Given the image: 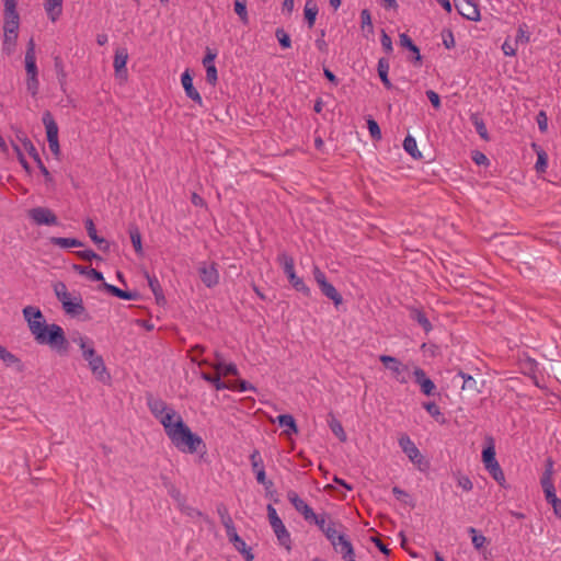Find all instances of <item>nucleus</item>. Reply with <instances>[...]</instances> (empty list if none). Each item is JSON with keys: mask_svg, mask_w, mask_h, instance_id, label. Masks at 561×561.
Here are the masks:
<instances>
[{"mask_svg": "<svg viewBox=\"0 0 561 561\" xmlns=\"http://www.w3.org/2000/svg\"><path fill=\"white\" fill-rule=\"evenodd\" d=\"M24 319L28 329L38 344L49 345L59 352H66L68 341L62 328L58 324H47L42 311L33 306L23 309Z\"/></svg>", "mask_w": 561, "mask_h": 561, "instance_id": "1", "label": "nucleus"}, {"mask_svg": "<svg viewBox=\"0 0 561 561\" xmlns=\"http://www.w3.org/2000/svg\"><path fill=\"white\" fill-rule=\"evenodd\" d=\"M75 342L78 343L81 348L82 356L88 362V365L95 378L103 382L106 381L110 378V375L102 356L96 354L93 342L84 336H79Z\"/></svg>", "mask_w": 561, "mask_h": 561, "instance_id": "2", "label": "nucleus"}, {"mask_svg": "<svg viewBox=\"0 0 561 561\" xmlns=\"http://www.w3.org/2000/svg\"><path fill=\"white\" fill-rule=\"evenodd\" d=\"M176 427L168 437L180 451L194 454L201 446H204L203 439L194 434L184 422H178Z\"/></svg>", "mask_w": 561, "mask_h": 561, "instance_id": "3", "label": "nucleus"}, {"mask_svg": "<svg viewBox=\"0 0 561 561\" xmlns=\"http://www.w3.org/2000/svg\"><path fill=\"white\" fill-rule=\"evenodd\" d=\"M277 262L283 267L284 273L287 275V278L291 286L297 290L302 293L305 296L310 295V288L305 284L302 278L298 277L295 273V262L294 259L286 252H282L277 256Z\"/></svg>", "mask_w": 561, "mask_h": 561, "instance_id": "4", "label": "nucleus"}, {"mask_svg": "<svg viewBox=\"0 0 561 561\" xmlns=\"http://www.w3.org/2000/svg\"><path fill=\"white\" fill-rule=\"evenodd\" d=\"M267 516H268L271 527L273 528V531H274L279 545L283 546L287 551H290V549H291L290 534L287 530L286 526L284 525L283 520L279 518L276 510L271 504L267 505Z\"/></svg>", "mask_w": 561, "mask_h": 561, "instance_id": "5", "label": "nucleus"}, {"mask_svg": "<svg viewBox=\"0 0 561 561\" xmlns=\"http://www.w3.org/2000/svg\"><path fill=\"white\" fill-rule=\"evenodd\" d=\"M379 360L390 370L392 377L400 383L409 381L410 368L398 358L390 355H380Z\"/></svg>", "mask_w": 561, "mask_h": 561, "instance_id": "6", "label": "nucleus"}, {"mask_svg": "<svg viewBox=\"0 0 561 561\" xmlns=\"http://www.w3.org/2000/svg\"><path fill=\"white\" fill-rule=\"evenodd\" d=\"M312 273L321 293L331 299L335 307L340 306L343 302V298L336 288L327 280L325 274L318 266H313Z\"/></svg>", "mask_w": 561, "mask_h": 561, "instance_id": "7", "label": "nucleus"}, {"mask_svg": "<svg viewBox=\"0 0 561 561\" xmlns=\"http://www.w3.org/2000/svg\"><path fill=\"white\" fill-rule=\"evenodd\" d=\"M24 67L26 72V90L33 98H36L39 91V79L38 68L36 65V57H24Z\"/></svg>", "mask_w": 561, "mask_h": 561, "instance_id": "8", "label": "nucleus"}, {"mask_svg": "<svg viewBox=\"0 0 561 561\" xmlns=\"http://www.w3.org/2000/svg\"><path fill=\"white\" fill-rule=\"evenodd\" d=\"M27 215L36 225L56 226L58 224L57 216L46 207L32 208Z\"/></svg>", "mask_w": 561, "mask_h": 561, "instance_id": "9", "label": "nucleus"}, {"mask_svg": "<svg viewBox=\"0 0 561 561\" xmlns=\"http://www.w3.org/2000/svg\"><path fill=\"white\" fill-rule=\"evenodd\" d=\"M128 60V51L124 47H119L115 50L114 55V72L116 79H118L121 82H126L128 78V71L126 68V64Z\"/></svg>", "mask_w": 561, "mask_h": 561, "instance_id": "10", "label": "nucleus"}, {"mask_svg": "<svg viewBox=\"0 0 561 561\" xmlns=\"http://www.w3.org/2000/svg\"><path fill=\"white\" fill-rule=\"evenodd\" d=\"M399 446L403 450V453L409 457V459L419 467V469H422L423 463V457L419 450V448L415 446V444L411 440V438L408 435H402L399 438Z\"/></svg>", "mask_w": 561, "mask_h": 561, "instance_id": "11", "label": "nucleus"}, {"mask_svg": "<svg viewBox=\"0 0 561 561\" xmlns=\"http://www.w3.org/2000/svg\"><path fill=\"white\" fill-rule=\"evenodd\" d=\"M62 305V308L67 314L72 317L80 316L84 312V306L82 298L79 294L68 293V299L59 300Z\"/></svg>", "mask_w": 561, "mask_h": 561, "instance_id": "12", "label": "nucleus"}, {"mask_svg": "<svg viewBox=\"0 0 561 561\" xmlns=\"http://www.w3.org/2000/svg\"><path fill=\"white\" fill-rule=\"evenodd\" d=\"M198 273L202 282L208 288L216 286L219 283V273L216 263H202L198 267Z\"/></svg>", "mask_w": 561, "mask_h": 561, "instance_id": "13", "label": "nucleus"}, {"mask_svg": "<svg viewBox=\"0 0 561 561\" xmlns=\"http://www.w3.org/2000/svg\"><path fill=\"white\" fill-rule=\"evenodd\" d=\"M412 374H413V377H414V380H415V383H417L421 388V391L425 394V396H432L435 393L436 391V386L435 383L432 381V379H430L426 375V373L424 371V369H422L421 367L419 366H414L413 369H412Z\"/></svg>", "mask_w": 561, "mask_h": 561, "instance_id": "14", "label": "nucleus"}, {"mask_svg": "<svg viewBox=\"0 0 561 561\" xmlns=\"http://www.w3.org/2000/svg\"><path fill=\"white\" fill-rule=\"evenodd\" d=\"M229 541L233 545L234 549L244 556L247 561L253 560L251 549L247 547L244 540L237 534L236 527L226 530Z\"/></svg>", "mask_w": 561, "mask_h": 561, "instance_id": "15", "label": "nucleus"}, {"mask_svg": "<svg viewBox=\"0 0 561 561\" xmlns=\"http://www.w3.org/2000/svg\"><path fill=\"white\" fill-rule=\"evenodd\" d=\"M158 421L163 426L167 436H171V433L178 428V422H184L182 416L173 408L163 413Z\"/></svg>", "mask_w": 561, "mask_h": 561, "instance_id": "16", "label": "nucleus"}, {"mask_svg": "<svg viewBox=\"0 0 561 561\" xmlns=\"http://www.w3.org/2000/svg\"><path fill=\"white\" fill-rule=\"evenodd\" d=\"M287 499L295 507V510L300 513L306 520H311L314 518L313 510L301 499L295 491H289L287 493Z\"/></svg>", "mask_w": 561, "mask_h": 561, "instance_id": "17", "label": "nucleus"}, {"mask_svg": "<svg viewBox=\"0 0 561 561\" xmlns=\"http://www.w3.org/2000/svg\"><path fill=\"white\" fill-rule=\"evenodd\" d=\"M332 546L345 561H356L353 545L345 535L333 541Z\"/></svg>", "mask_w": 561, "mask_h": 561, "instance_id": "18", "label": "nucleus"}, {"mask_svg": "<svg viewBox=\"0 0 561 561\" xmlns=\"http://www.w3.org/2000/svg\"><path fill=\"white\" fill-rule=\"evenodd\" d=\"M456 8L463 18L470 21L480 20V11L478 5L472 0H459L456 3Z\"/></svg>", "mask_w": 561, "mask_h": 561, "instance_id": "19", "label": "nucleus"}, {"mask_svg": "<svg viewBox=\"0 0 561 561\" xmlns=\"http://www.w3.org/2000/svg\"><path fill=\"white\" fill-rule=\"evenodd\" d=\"M250 460H251L252 469L256 476V481L263 485H267V484L271 485L272 482L266 481L264 463H263V459H262L259 450H256V449L253 450V453L250 456Z\"/></svg>", "mask_w": 561, "mask_h": 561, "instance_id": "20", "label": "nucleus"}, {"mask_svg": "<svg viewBox=\"0 0 561 561\" xmlns=\"http://www.w3.org/2000/svg\"><path fill=\"white\" fill-rule=\"evenodd\" d=\"M181 83L184 88L187 98L196 102L198 105H203V99L199 92L193 85V78L190 70H185L181 76Z\"/></svg>", "mask_w": 561, "mask_h": 561, "instance_id": "21", "label": "nucleus"}, {"mask_svg": "<svg viewBox=\"0 0 561 561\" xmlns=\"http://www.w3.org/2000/svg\"><path fill=\"white\" fill-rule=\"evenodd\" d=\"M20 15L18 10H3V32H19Z\"/></svg>", "mask_w": 561, "mask_h": 561, "instance_id": "22", "label": "nucleus"}, {"mask_svg": "<svg viewBox=\"0 0 561 561\" xmlns=\"http://www.w3.org/2000/svg\"><path fill=\"white\" fill-rule=\"evenodd\" d=\"M42 121L46 129L47 141L58 140V125L55 122L51 113L46 111L43 114Z\"/></svg>", "mask_w": 561, "mask_h": 561, "instance_id": "23", "label": "nucleus"}, {"mask_svg": "<svg viewBox=\"0 0 561 561\" xmlns=\"http://www.w3.org/2000/svg\"><path fill=\"white\" fill-rule=\"evenodd\" d=\"M64 0H44V9L51 22H56L62 12Z\"/></svg>", "mask_w": 561, "mask_h": 561, "instance_id": "24", "label": "nucleus"}, {"mask_svg": "<svg viewBox=\"0 0 561 561\" xmlns=\"http://www.w3.org/2000/svg\"><path fill=\"white\" fill-rule=\"evenodd\" d=\"M19 32H3L2 36V53L11 56L16 48Z\"/></svg>", "mask_w": 561, "mask_h": 561, "instance_id": "25", "label": "nucleus"}, {"mask_svg": "<svg viewBox=\"0 0 561 561\" xmlns=\"http://www.w3.org/2000/svg\"><path fill=\"white\" fill-rule=\"evenodd\" d=\"M84 226H85L87 232H88L89 237L91 238V240L95 244H98L101 250L107 251L110 249V244L105 239L100 238L98 236L93 220L88 218L84 222Z\"/></svg>", "mask_w": 561, "mask_h": 561, "instance_id": "26", "label": "nucleus"}, {"mask_svg": "<svg viewBox=\"0 0 561 561\" xmlns=\"http://www.w3.org/2000/svg\"><path fill=\"white\" fill-rule=\"evenodd\" d=\"M148 408L153 416L158 420L163 413H165L170 407L167 402L157 398H148Z\"/></svg>", "mask_w": 561, "mask_h": 561, "instance_id": "27", "label": "nucleus"}, {"mask_svg": "<svg viewBox=\"0 0 561 561\" xmlns=\"http://www.w3.org/2000/svg\"><path fill=\"white\" fill-rule=\"evenodd\" d=\"M400 45L413 53V59L415 62H421L422 57L419 47L412 42V39L405 33L400 34Z\"/></svg>", "mask_w": 561, "mask_h": 561, "instance_id": "28", "label": "nucleus"}, {"mask_svg": "<svg viewBox=\"0 0 561 561\" xmlns=\"http://www.w3.org/2000/svg\"><path fill=\"white\" fill-rule=\"evenodd\" d=\"M305 19L307 20L308 26L312 27L316 22V18L318 14L317 3L312 0H307L305 4Z\"/></svg>", "mask_w": 561, "mask_h": 561, "instance_id": "29", "label": "nucleus"}, {"mask_svg": "<svg viewBox=\"0 0 561 561\" xmlns=\"http://www.w3.org/2000/svg\"><path fill=\"white\" fill-rule=\"evenodd\" d=\"M50 243L64 249L82 247L83 243L75 238L53 237Z\"/></svg>", "mask_w": 561, "mask_h": 561, "instance_id": "30", "label": "nucleus"}, {"mask_svg": "<svg viewBox=\"0 0 561 561\" xmlns=\"http://www.w3.org/2000/svg\"><path fill=\"white\" fill-rule=\"evenodd\" d=\"M103 286L107 293H110L111 295H113L115 297L122 298V299L131 300V299H136V297H137L136 293L125 291V290H123L114 285L107 284V283H104Z\"/></svg>", "mask_w": 561, "mask_h": 561, "instance_id": "31", "label": "nucleus"}, {"mask_svg": "<svg viewBox=\"0 0 561 561\" xmlns=\"http://www.w3.org/2000/svg\"><path fill=\"white\" fill-rule=\"evenodd\" d=\"M277 422L282 427H286L288 430L285 431L287 435L290 433H297V425L295 419L290 414H280L277 416Z\"/></svg>", "mask_w": 561, "mask_h": 561, "instance_id": "32", "label": "nucleus"}, {"mask_svg": "<svg viewBox=\"0 0 561 561\" xmlns=\"http://www.w3.org/2000/svg\"><path fill=\"white\" fill-rule=\"evenodd\" d=\"M388 72H389V62L387 59L385 58H380L379 61H378V75H379V78L380 80L382 81V83L385 84V87L387 89H391L392 88V84L388 78Z\"/></svg>", "mask_w": 561, "mask_h": 561, "instance_id": "33", "label": "nucleus"}, {"mask_svg": "<svg viewBox=\"0 0 561 561\" xmlns=\"http://www.w3.org/2000/svg\"><path fill=\"white\" fill-rule=\"evenodd\" d=\"M457 376L462 379V386H461L462 390L480 392V390L478 388L477 380L472 376L463 373L462 370H459Z\"/></svg>", "mask_w": 561, "mask_h": 561, "instance_id": "34", "label": "nucleus"}, {"mask_svg": "<svg viewBox=\"0 0 561 561\" xmlns=\"http://www.w3.org/2000/svg\"><path fill=\"white\" fill-rule=\"evenodd\" d=\"M411 318L415 320L425 332H430L432 330V324L425 313L419 309L411 310Z\"/></svg>", "mask_w": 561, "mask_h": 561, "instance_id": "35", "label": "nucleus"}, {"mask_svg": "<svg viewBox=\"0 0 561 561\" xmlns=\"http://www.w3.org/2000/svg\"><path fill=\"white\" fill-rule=\"evenodd\" d=\"M73 270L81 275H87L90 279L99 282L103 279V274L94 268H89L82 265H73Z\"/></svg>", "mask_w": 561, "mask_h": 561, "instance_id": "36", "label": "nucleus"}, {"mask_svg": "<svg viewBox=\"0 0 561 561\" xmlns=\"http://www.w3.org/2000/svg\"><path fill=\"white\" fill-rule=\"evenodd\" d=\"M213 367L219 375H222V376L238 375L237 366L231 363L225 364V363L218 362V363L214 364Z\"/></svg>", "mask_w": 561, "mask_h": 561, "instance_id": "37", "label": "nucleus"}, {"mask_svg": "<svg viewBox=\"0 0 561 561\" xmlns=\"http://www.w3.org/2000/svg\"><path fill=\"white\" fill-rule=\"evenodd\" d=\"M404 150L413 158H421L422 153L417 150L416 140L412 136H407L403 141Z\"/></svg>", "mask_w": 561, "mask_h": 561, "instance_id": "38", "label": "nucleus"}, {"mask_svg": "<svg viewBox=\"0 0 561 561\" xmlns=\"http://www.w3.org/2000/svg\"><path fill=\"white\" fill-rule=\"evenodd\" d=\"M217 513L226 530L234 526L228 508L224 504L217 506Z\"/></svg>", "mask_w": 561, "mask_h": 561, "instance_id": "39", "label": "nucleus"}, {"mask_svg": "<svg viewBox=\"0 0 561 561\" xmlns=\"http://www.w3.org/2000/svg\"><path fill=\"white\" fill-rule=\"evenodd\" d=\"M468 533L471 535L472 545L477 550L483 548L484 545L488 542L486 537L479 534L474 527H469Z\"/></svg>", "mask_w": 561, "mask_h": 561, "instance_id": "40", "label": "nucleus"}, {"mask_svg": "<svg viewBox=\"0 0 561 561\" xmlns=\"http://www.w3.org/2000/svg\"><path fill=\"white\" fill-rule=\"evenodd\" d=\"M202 378L208 382H211L215 388L217 390H222V389H230L232 388L231 386H229L228 383L224 382L220 380V375L217 373L216 376H213L208 373H203L202 374Z\"/></svg>", "mask_w": 561, "mask_h": 561, "instance_id": "41", "label": "nucleus"}, {"mask_svg": "<svg viewBox=\"0 0 561 561\" xmlns=\"http://www.w3.org/2000/svg\"><path fill=\"white\" fill-rule=\"evenodd\" d=\"M545 497L551 504L554 514L561 518V500L557 496L556 490L545 493Z\"/></svg>", "mask_w": 561, "mask_h": 561, "instance_id": "42", "label": "nucleus"}, {"mask_svg": "<svg viewBox=\"0 0 561 561\" xmlns=\"http://www.w3.org/2000/svg\"><path fill=\"white\" fill-rule=\"evenodd\" d=\"M489 473L492 476V478L500 484V485H504L505 483V476H504V472L503 470L501 469L500 467V463L499 462H495L491 466H489L488 468H485Z\"/></svg>", "mask_w": 561, "mask_h": 561, "instance_id": "43", "label": "nucleus"}, {"mask_svg": "<svg viewBox=\"0 0 561 561\" xmlns=\"http://www.w3.org/2000/svg\"><path fill=\"white\" fill-rule=\"evenodd\" d=\"M471 122L479 136L484 140H489V134L484 122L477 114L471 116Z\"/></svg>", "mask_w": 561, "mask_h": 561, "instance_id": "44", "label": "nucleus"}, {"mask_svg": "<svg viewBox=\"0 0 561 561\" xmlns=\"http://www.w3.org/2000/svg\"><path fill=\"white\" fill-rule=\"evenodd\" d=\"M234 12L240 18L243 24L249 23V15L247 11V1L245 0H234Z\"/></svg>", "mask_w": 561, "mask_h": 561, "instance_id": "45", "label": "nucleus"}, {"mask_svg": "<svg viewBox=\"0 0 561 561\" xmlns=\"http://www.w3.org/2000/svg\"><path fill=\"white\" fill-rule=\"evenodd\" d=\"M0 359L7 365V366H14L20 365V359L9 352L5 347L0 345Z\"/></svg>", "mask_w": 561, "mask_h": 561, "instance_id": "46", "label": "nucleus"}, {"mask_svg": "<svg viewBox=\"0 0 561 561\" xmlns=\"http://www.w3.org/2000/svg\"><path fill=\"white\" fill-rule=\"evenodd\" d=\"M129 236H130V241L133 243V247H134L135 251L138 254H141L142 253V245H141V234H140L139 229L137 227H130Z\"/></svg>", "mask_w": 561, "mask_h": 561, "instance_id": "47", "label": "nucleus"}, {"mask_svg": "<svg viewBox=\"0 0 561 561\" xmlns=\"http://www.w3.org/2000/svg\"><path fill=\"white\" fill-rule=\"evenodd\" d=\"M457 485L465 492H470L473 489V483L469 477L457 472L454 474Z\"/></svg>", "mask_w": 561, "mask_h": 561, "instance_id": "48", "label": "nucleus"}, {"mask_svg": "<svg viewBox=\"0 0 561 561\" xmlns=\"http://www.w3.org/2000/svg\"><path fill=\"white\" fill-rule=\"evenodd\" d=\"M322 533L325 535L331 545H333V541H336L337 538L343 536V534H340L336 530V524L331 520L329 522L328 527H325V529Z\"/></svg>", "mask_w": 561, "mask_h": 561, "instance_id": "49", "label": "nucleus"}, {"mask_svg": "<svg viewBox=\"0 0 561 561\" xmlns=\"http://www.w3.org/2000/svg\"><path fill=\"white\" fill-rule=\"evenodd\" d=\"M423 408L436 421H439V422L444 421L440 409L438 408V405L435 402H425V403H423Z\"/></svg>", "mask_w": 561, "mask_h": 561, "instance_id": "50", "label": "nucleus"}, {"mask_svg": "<svg viewBox=\"0 0 561 561\" xmlns=\"http://www.w3.org/2000/svg\"><path fill=\"white\" fill-rule=\"evenodd\" d=\"M482 460H483V463L485 466V468H488L489 466L497 462L496 458H495V449H494V446H489L486 448L483 449L482 451Z\"/></svg>", "mask_w": 561, "mask_h": 561, "instance_id": "51", "label": "nucleus"}, {"mask_svg": "<svg viewBox=\"0 0 561 561\" xmlns=\"http://www.w3.org/2000/svg\"><path fill=\"white\" fill-rule=\"evenodd\" d=\"M530 39V34L527 30V25L525 23L520 24L517 30V35L515 38V44H527Z\"/></svg>", "mask_w": 561, "mask_h": 561, "instance_id": "52", "label": "nucleus"}, {"mask_svg": "<svg viewBox=\"0 0 561 561\" xmlns=\"http://www.w3.org/2000/svg\"><path fill=\"white\" fill-rule=\"evenodd\" d=\"M360 20H362V30L367 31L369 34L374 32V26L371 22V15L367 9H364L360 12Z\"/></svg>", "mask_w": 561, "mask_h": 561, "instance_id": "53", "label": "nucleus"}, {"mask_svg": "<svg viewBox=\"0 0 561 561\" xmlns=\"http://www.w3.org/2000/svg\"><path fill=\"white\" fill-rule=\"evenodd\" d=\"M148 284H149V287L151 288L152 293L154 294L157 301L160 302V301L164 300V297L162 295V289H161V286H160L158 279L148 276Z\"/></svg>", "mask_w": 561, "mask_h": 561, "instance_id": "54", "label": "nucleus"}, {"mask_svg": "<svg viewBox=\"0 0 561 561\" xmlns=\"http://www.w3.org/2000/svg\"><path fill=\"white\" fill-rule=\"evenodd\" d=\"M548 167V156L543 150L537 152V161L535 168L537 172H545Z\"/></svg>", "mask_w": 561, "mask_h": 561, "instance_id": "55", "label": "nucleus"}, {"mask_svg": "<svg viewBox=\"0 0 561 561\" xmlns=\"http://www.w3.org/2000/svg\"><path fill=\"white\" fill-rule=\"evenodd\" d=\"M275 36L283 48H289L291 46L290 37L283 28H277Z\"/></svg>", "mask_w": 561, "mask_h": 561, "instance_id": "56", "label": "nucleus"}, {"mask_svg": "<svg viewBox=\"0 0 561 561\" xmlns=\"http://www.w3.org/2000/svg\"><path fill=\"white\" fill-rule=\"evenodd\" d=\"M367 126L371 138L379 140L381 138V130L378 123L375 119L369 118L367 121Z\"/></svg>", "mask_w": 561, "mask_h": 561, "instance_id": "57", "label": "nucleus"}, {"mask_svg": "<svg viewBox=\"0 0 561 561\" xmlns=\"http://www.w3.org/2000/svg\"><path fill=\"white\" fill-rule=\"evenodd\" d=\"M54 291H55V295H56L58 300H60V299H68L69 290H68V288H67L65 283L57 282L54 285Z\"/></svg>", "mask_w": 561, "mask_h": 561, "instance_id": "58", "label": "nucleus"}, {"mask_svg": "<svg viewBox=\"0 0 561 561\" xmlns=\"http://www.w3.org/2000/svg\"><path fill=\"white\" fill-rule=\"evenodd\" d=\"M55 68H56V71H57V76H58V80H59V83H60V87L61 89L64 90V87L66 84V72L64 70V66H62V62L59 58H55Z\"/></svg>", "mask_w": 561, "mask_h": 561, "instance_id": "59", "label": "nucleus"}, {"mask_svg": "<svg viewBox=\"0 0 561 561\" xmlns=\"http://www.w3.org/2000/svg\"><path fill=\"white\" fill-rule=\"evenodd\" d=\"M330 427L333 432V434L341 440V442H345L346 440V434L343 430V426L340 422L337 421H333L331 422L330 424Z\"/></svg>", "mask_w": 561, "mask_h": 561, "instance_id": "60", "label": "nucleus"}, {"mask_svg": "<svg viewBox=\"0 0 561 561\" xmlns=\"http://www.w3.org/2000/svg\"><path fill=\"white\" fill-rule=\"evenodd\" d=\"M443 44L447 49H450L455 46V37L450 30H443L442 32Z\"/></svg>", "mask_w": 561, "mask_h": 561, "instance_id": "61", "label": "nucleus"}, {"mask_svg": "<svg viewBox=\"0 0 561 561\" xmlns=\"http://www.w3.org/2000/svg\"><path fill=\"white\" fill-rule=\"evenodd\" d=\"M205 69H206V81L210 85H215L217 83V80H218V75H217L216 66H208Z\"/></svg>", "mask_w": 561, "mask_h": 561, "instance_id": "62", "label": "nucleus"}, {"mask_svg": "<svg viewBox=\"0 0 561 561\" xmlns=\"http://www.w3.org/2000/svg\"><path fill=\"white\" fill-rule=\"evenodd\" d=\"M502 50L505 56H515L517 50V44L511 42L508 38L503 43Z\"/></svg>", "mask_w": 561, "mask_h": 561, "instance_id": "63", "label": "nucleus"}, {"mask_svg": "<svg viewBox=\"0 0 561 561\" xmlns=\"http://www.w3.org/2000/svg\"><path fill=\"white\" fill-rule=\"evenodd\" d=\"M537 124L539 127V130L541 133H546L548 130V117L545 111H540L537 115Z\"/></svg>", "mask_w": 561, "mask_h": 561, "instance_id": "64", "label": "nucleus"}]
</instances>
